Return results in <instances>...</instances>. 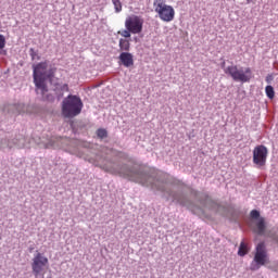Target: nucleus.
I'll return each mask as SVG.
<instances>
[{
  "label": "nucleus",
  "mask_w": 278,
  "mask_h": 278,
  "mask_svg": "<svg viewBox=\"0 0 278 278\" xmlns=\"http://www.w3.org/2000/svg\"><path fill=\"white\" fill-rule=\"evenodd\" d=\"M33 70V81L35 84L36 92H40L41 99L46 103H53L55 96L49 93V84H53L55 79V73H58V66L55 63H51L49 60H43L31 65Z\"/></svg>",
  "instance_id": "obj_1"
},
{
  "label": "nucleus",
  "mask_w": 278,
  "mask_h": 278,
  "mask_svg": "<svg viewBox=\"0 0 278 278\" xmlns=\"http://www.w3.org/2000/svg\"><path fill=\"white\" fill-rule=\"evenodd\" d=\"M220 68H223L226 75H229L233 81H240L241 84H249L253 79V71L251 67H240L238 65H230L228 67L225 59L222 58Z\"/></svg>",
  "instance_id": "obj_2"
},
{
  "label": "nucleus",
  "mask_w": 278,
  "mask_h": 278,
  "mask_svg": "<svg viewBox=\"0 0 278 278\" xmlns=\"http://www.w3.org/2000/svg\"><path fill=\"white\" fill-rule=\"evenodd\" d=\"M118 173L121 177H124L129 181H134L135 184H140L141 186H147V187L151 186V184H149V179H151V176H149L148 174L125 168V167H122V169Z\"/></svg>",
  "instance_id": "obj_3"
},
{
  "label": "nucleus",
  "mask_w": 278,
  "mask_h": 278,
  "mask_svg": "<svg viewBox=\"0 0 278 278\" xmlns=\"http://www.w3.org/2000/svg\"><path fill=\"white\" fill-rule=\"evenodd\" d=\"M153 8L154 12L159 14V17L161 21H164V23L175 21V9L172 5L164 3V0H154Z\"/></svg>",
  "instance_id": "obj_4"
},
{
  "label": "nucleus",
  "mask_w": 278,
  "mask_h": 278,
  "mask_svg": "<svg viewBox=\"0 0 278 278\" xmlns=\"http://www.w3.org/2000/svg\"><path fill=\"white\" fill-rule=\"evenodd\" d=\"M49 266V258L42 253L38 252L33 257L31 270L35 278H45L47 273L46 268Z\"/></svg>",
  "instance_id": "obj_5"
},
{
  "label": "nucleus",
  "mask_w": 278,
  "mask_h": 278,
  "mask_svg": "<svg viewBox=\"0 0 278 278\" xmlns=\"http://www.w3.org/2000/svg\"><path fill=\"white\" fill-rule=\"evenodd\" d=\"M268 264V253L266 252V245L261 242L256 245V253L254 255V263L251 264V270H260L261 266Z\"/></svg>",
  "instance_id": "obj_6"
},
{
  "label": "nucleus",
  "mask_w": 278,
  "mask_h": 278,
  "mask_svg": "<svg viewBox=\"0 0 278 278\" xmlns=\"http://www.w3.org/2000/svg\"><path fill=\"white\" fill-rule=\"evenodd\" d=\"M125 27H128L132 34H142L144 18H142L140 15H129L126 17Z\"/></svg>",
  "instance_id": "obj_7"
},
{
  "label": "nucleus",
  "mask_w": 278,
  "mask_h": 278,
  "mask_svg": "<svg viewBox=\"0 0 278 278\" xmlns=\"http://www.w3.org/2000/svg\"><path fill=\"white\" fill-rule=\"evenodd\" d=\"M266 160H268V148L256 146L253 150V164L262 168V166H266Z\"/></svg>",
  "instance_id": "obj_8"
},
{
  "label": "nucleus",
  "mask_w": 278,
  "mask_h": 278,
  "mask_svg": "<svg viewBox=\"0 0 278 278\" xmlns=\"http://www.w3.org/2000/svg\"><path fill=\"white\" fill-rule=\"evenodd\" d=\"M62 114L64 118H74L78 114H81V106L79 105H63Z\"/></svg>",
  "instance_id": "obj_9"
},
{
  "label": "nucleus",
  "mask_w": 278,
  "mask_h": 278,
  "mask_svg": "<svg viewBox=\"0 0 278 278\" xmlns=\"http://www.w3.org/2000/svg\"><path fill=\"white\" fill-rule=\"evenodd\" d=\"M118 60L119 64L125 66V68H131L134 66V54L130 52H121Z\"/></svg>",
  "instance_id": "obj_10"
},
{
  "label": "nucleus",
  "mask_w": 278,
  "mask_h": 278,
  "mask_svg": "<svg viewBox=\"0 0 278 278\" xmlns=\"http://www.w3.org/2000/svg\"><path fill=\"white\" fill-rule=\"evenodd\" d=\"M61 105H84V101H81V98L78 94L70 93L63 99Z\"/></svg>",
  "instance_id": "obj_11"
},
{
  "label": "nucleus",
  "mask_w": 278,
  "mask_h": 278,
  "mask_svg": "<svg viewBox=\"0 0 278 278\" xmlns=\"http://www.w3.org/2000/svg\"><path fill=\"white\" fill-rule=\"evenodd\" d=\"M71 89L68 88V84H54V92L56 94V100L61 101L64 98V92H68Z\"/></svg>",
  "instance_id": "obj_12"
},
{
  "label": "nucleus",
  "mask_w": 278,
  "mask_h": 278,
  "mask_svg": "<svg viewBox=\"0 0 278 278\" xmlns=\"http://www.w3.org/2000/svg\"><path fill=\"white\" fill-rule=\"evenodd\" d=\"M253 231L258 236H264V231H266V222L264 217L258 218V222L256 223Z\"/></svg>",
  "instance_id": "obj_13"
},
{
  "label": "nucleus",
  "mask_w": 278,
  "mask_h": 278,
  "mask_svg": "<svg viewBox=\"0 0 278 278\" xmlns=\"http://www.w3.org/2000/svg\"><path fill=\"white\" fill-rule=\"evenodd\" d=\"M118 47H119V51L123 52H129L130 49H131V42L129 39H123L121 38L119 39V43H118Z\"/></svg>",
  "instance_id": "obj_14"
},
{
  "label": "nucleus",
  "mask_w": 278,
  "mask_h": 278,
  "mask_svg": "<svg viewBox=\"0 0 278 278\" xmlns=\"http://www.w3.org/2000/svg\"><path fill=\"white\" fill-rule=\"evenodd\" d=\"M31 62H36V60H42V55H40V50L35 48H29L28 50Z\"/></svg>",
  "instance_id": "obj_15"
},
{
  "label": "nucleus",
  "mask_w": 278,
  "mask_h": 278,
  "mask_svg": "<svg viewBox=\"0 0 278 278\" xmlns=\"http://www.w3.org/2000/svg\"><path fill=\"white\" fill-rule=\"evenodd\" d=\"M7 40L3 34H0V55H8V50L5 49Z\"/></svg>",
  "instance_id": "obj_16"
},
{
  "label": "nucleus",
  "mask_w": 278,
  "mask_h": 278,
  "mask_svg": "<svg viewBox=\"0 0 278 278\" xmlns=\"http://www.w3.org/2000/svg\"><path fill=\"white\" fill-rule=\"evenodd\" d=\"M247 253H249V245L244 241H242L239 247L238 255L240 257H244Z\"/></svg>",
  "instance_id": "obj_17"
},
{
  "label": "nucleus",
  "mask_w": 278,
  "mask_h": 278,
  "mask_svg": "<svg viewBox=\"0 0 278 278\" xmlns=\"http://www.w3.org/2000/svg\"><path fill=\"white\" fill-rule=\"evenodd\" d=\"M117 34L124 38V40H128L131 38V34H134L128 27H125L123 30H118Z\"/></svg>",
  "instance_id": "obj_18"
},
{
  "label": "nucleus",
  "mask_w": 278,
  "mask_h": 278,
  "mask_svg": "<svg viewBox=\"0 0 278 278\" xmlns=\"http://www.w3.org/2000/svg\"><path fill=\"white\" fill-rule=\"evenodd\" d=\"M265 92L269 99H275V87H273L271 85H267L265 87Z\"/></svg>",
  "instance_id": "obj_19"
},
{
  "label": "nucleus",
  "mask_w": 278,
  "mask_h": 278,
  "mask_svg": "<svg viewBox=\"0 0 278 278\" xmlns=\"http://www.w3.org/2000/svg\"><path fill=\"white\" fill-rule=\"evenodd\" d=\"M116 14L123 12V2L121 0H112Z\"/></svg>",
  "instance_id": "obj_20"
},
{
  "label": "nucleus",
  "mask_w": 278,
  "mask_h": 278,
  "mask_svg": "<svg viewBox=\"0 0 278 278\" xmlns=\"http://www.w3.org/2000/svg\"><path fill=\"white\" fill-rule=\"evenodd\" d=\"M98 138H108V130L100 128L97 130Z\"/></svg>",
  "instance_id": "obj_21"
},
{
  "label": "nucleus",
  "mask_w": 278,
  "mask_h": 278,
  "mask_svg": "<svg viewBox=\"0 0 278 278\" xmlns=\"http://www.w3.org/2000/svg\"><path fill=\"white\" fill-rule=\"evenodd\" d=\"M250 216L252 219L256 220V218H260V211L257 210L251 211Z\"/></svg>",
  "instance_id": "obj_22"
},
{
  "label": "nucleus",
  "mask_w": 278,
  "mask_h": 278,
  "mask_svg": "<svg viewBox=\"0 0 278 278\" xmlns=\"http://www.w3.org/2000/svg\"><path fill=\"white\" fill-rule=\"evenodd\" d=\"M274 79H275V76H273V74H268L265 78V81H266V84H269V86H270L273 84Z\"/></svg>",
  "instance_id": "obj_23"
},
{
  "label": "nucleus",
  "mask_w": 278,
  "mask_h": 278,
  "mask_svg": "<svg viewBox=\"0 0 278 278\" xmlns=\"http://www.w3.org/2000/svg\"><path fill=\"white\" fill-rule=\"evenodd\" d=\"M101 86H103V81L93 85V88H101Z\"/></svg>",
  "instance_id": "obj_24"
},
{
  "label": "nucleus",
  "mask_w": 278,
  "mask_h": 278,
  "mask_svg": "<svg viewBox=\"0 0 278 278\" xmlns=\"http://www.w3.org/2000/svg\"><path fill=\"white\" fill-rule=\"evenodd\" d=\"M274 68H275L276 71H278V61H275V62H274Z\"/></svg>",
  "instance_id": "obj_25"
},
{
  "label": "nucleus",
  "mask_w": 278,
  "mask_h": 278,
  "mask_svg": "<svg viewBox=\"0 0 278 278\" xmlns=\"http://www.w3.org/2000/svg\"><path fill=\"white\" fill-rule=\"evenodd\" d=\"M247 3H248V4H249V3L255 4V0H247Z\"/></svg>",
  "instance_id": "obj_26"
},
{
  "label": "nucleus",
  "mask_w": 278,
  "mask_h": 278,
  "mask_svg": "<svg viewBox=\"0 0 278 278\" xmlns=\"http://www.w3.org/2000/svg\"><path fill=\"white\" fill-rule=\"evenodd\" d=\"M134 40H135V42H138V37H135Z\"/></svg>",
  "instance_id": "obj_27"
}]
</instances>
